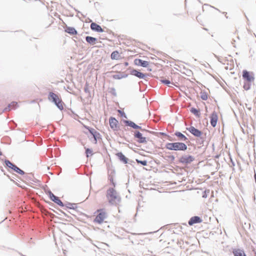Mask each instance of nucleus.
I'll use <instances>...</instances> for the list:
<instances>
[{"label": "nucleus", "instance_id": "f257e3e1", "mask_svg": "<svg viewBox=\"0 0 256 256\" xmlns=\"http://www.w3.org/2000/svg\"><path fill=\"white\" fill-rule=\"evenodd\" d=\"M165 148L170 150L185 152L188 149V146L183 142H174L166 143Z\"/></svg>", "mask_w": 256, "mask_h": 256}, {"label": "nucleus", "instance_id": "f03ea898", "mask_svg": "<svg viewBox=\"0 0 256 256\" xmlns=\"http://www.w3.org/2000/svg\"><path fill=\"white\" fill-rule=\"evenodd\" d=\"M106 198L108 202L112 204H116L120 202V198L116 190L113 188H109L107 190Z\"/></svg>", "mask_w": 256, "mask_h": 256}, {"label": "nucleus", "instance_id": "7ed1b4c3", "mask_svg": "<svg viewBox=\"0 0 256 256\" xmlns=\"http://www.w3.org/2000/svg\"><path fill=\"white\" fill-rule=\"evenodd\" d=\"M48 99L50 101L54 102L57 107L60 110L64 109V103L58 94L52 92H50L48 96Z\"/></svg>", "mask_w": 256, "mask_h": 256}, {"label": "nucleus", "instance_id": "20e7f679", "mask_svg": "<svg viewBox=\"0 0 256 256\" xmlns=\"http://www.w3.org/2000/svg\"><path fill=\"white\" fill-rule=\"evenodd\" d=\"M131 134L134 136V139L138 144H146L149 138L143 136V134L140 130H130Z\"/></svg>", "mask_w": 256, "mask_h": 256}, {"label": "nucleus", "instance_id": "39448f33", "mask_svg": "<svg viewBox=\"0 0 256 256\" xmlns=\"http://www.w3.org/2000/svg\"><path fill=\"white\" fill-rule=\"evenodd\" d=\"M195 160L194 156L190 154H183L178 158L177 164H182L184 166L190 164Z\"/></svg>", "mask_w": 256, "mask_h": 256}, {"label": "nucleus", "instance_id": "423d86ee", "mask_svg": "<svg viewBox=\"0 0 256 256\" xmlns=\"http://www.w3.org/2000/svg\"><path fill=\"white\" fill-rule=\"evenodd\" d=\"M129 74L134 76L140 79H145L148 76H150V74L142 72L140 70L130 66H129Z\"/></svg>", "mask_w": 256, "mask_h": 256}, {"label": "nucleus", "instance_id": "0eeeda50", "mask_svg": "<svg viewBox=\"0 0 256 256\" xmlns=\"http://www.w3.org/2000/svg\"><path fill=\"white\" fill-rule=\"evenodd\" d=\"M96 212L98 214L96 216L94 222L98 224H102L107 216L106 212L103 209L98 210Z\"/></svg>", "mask_w": 256, "mask_h": 256}, {"label": "nucleus", "instance_id": "6e6552de", "mask_svg": "<svg viewBox=\"0 0 256 256\" xmlns=\"http://www.w3.org/2000/svg\"><path fill=\"white\" fill-rule=\"evenodd\" d=\"M196 138L202 137L203 134L202 132L198 129L196 128L194 126H191L188 128H186Z\"/></svg>", "mask_w": 256, "mask_h": 256}, {"label": "nucleus", "instance_id": "1a4fd4ad", "mask_svg": "<svg viewBox=\"0 0 256 256\" xmlns=\"http://www.w3.org/2000/svg\"><path fill=\"white\" fill-rule=\"evenodd\" d=\"M242 77L243 80H254V74L252 72L244 70L242 71Z\"/></svg>", "mask_w": 256, "mask_h": 256}, {"label": "nucleus", "instance_id": "9d476101", "mask_svg": "<svg viewBox=\"0 0 256 256\" xmlns=\"http://www.w3.org/2000/svg\"><path fill=\"white\" fill-rule=\"evenodd\" d=\"M5 164L8 167L13 170L14 172H16L17 173H18L20 174H24V172L23 170H22L20 168L17 167L15 164L12 163L10 160H5Z\"/></svg>", "mask_w": 256, "mask_h": 256}, {"label": "nucleus", "instance_id": "9b49d317", "mask_svg": "<svg viewBox=\"0 0 256 256\" xmlns=\"http://www.w3.org/2000/svg\"><path fill=\"white\" fill-rule=\"evenodd\" d=\"M129 131L130 130H140L141 132H147L148 130L144 128H142L140 126L138 125L132 120H129Z\"/></svg>", "mask_w": 256, "mask_h": 256}, {"label": "nucleus", "instance_id": "f8f14e48", "mask_svg": "<svg viewBox=\"0 0 256 256\" xmlns=\"http://www.w3.org/2000/svg\"><path fill=\"white\" fill-rule=\"evenodd\" d=\"M210 123L212 127H215L216 126L218 120V116L216 111H214L210 115Z\"/></svg>", "mask_w": 256, "mask_h": 256}, {"label": "nucleus", "instance_id": "ddd939ff", "mask_svg": "<svg viewBox=\"0 0 256 256\" xmlns=\"http://www.w3.org/2000/svg\"><path fill=\"white\" fill-rule=\"evenodd\" d=\"M174 135L177 137V140H178V142H188V138L182 134L180 132L176 131L174 133Z\"/></svg>", "mask_w": 256, "mask_h": 256}, {"label": "nucleus", "instance_id": "4468645a", "mask_svg": "<svg viewBox=\"0 0 256 256\" xmlns=\"http://www.w3.org/2000/svg\"><path fill=\"white\" fill-rule=\"evenodd\" d=\"M202 222V220L200 216H195L190 218L188 221V224L190 226H192L195 224L201 223Z\"/></svg>", "mask_w": 256, "mask_h": 256}, {"label": "nucleus", "instance_id": "2eb2a0df", "mask_svg": "<svg viewBox=\"0 0 256 256\" xmlns=\"http://www.w3.org/2000/svg\"><path fill=\"white\" fill-rule=\"evenodd\" d=\"M134 64L138 66H140L143 68L148 67L150 64V62L148 61L144 60L140 58H136L134 60Z\"/></svg>", "mask_w": 256, "mask_h": 256}, {"label": "nucleus", "instance_id": "dca6fc26", "mask_svg": "<svg viewBox=\"0 0 256 256\" xmlns=\"http://www.w3.org/2000/svg\"><path fill=\"white\" fill-rule=\"evenodd\" d=\"M232 254L234 256H247L245 251L242 248H232Z\"/></svg>", "mask_w": 256, "mask_h": 256}, {"label": "nucleus", "instance_id": "f3484780", "mask_svg": "<svg viewBox=\"0 0 256 256\" xmlns=\"http://www.w3.org/2000/svg\"><path fill=\"white\" fill-rule=\"evenodd\" d=\"M48 195L50 199L52 201L54 202L55 203H56L60 206H64L62 202L60 200L59 198L54 196L51 192H48Z\"/></svg>", "mask_w": 256, "mask_h": 256}, {"label": "nucleus", "instance_id": "a211bd4d", "mask_svg": "<svg viewBox=\"0 0 256 256\" xmlns=\"http://www.w3.org/2000/svg\"><path fill=\"white\" fill-rule=\"evenodd\" d=\"M109 123L110 128L114 130H116L118 128V121L114 118L111 117L109 120Z\"/></svg>", "mask_w": 256, "mask_h": 256}, {"label": "nucleus", "instance_id": "6ab92c4d", "mask_svg": "<svg viewBox=\"0 0 256 256\" xmlns=\"http://www.w3.org/2000/svg\"><path fill=\"white\" fill-rule=\"evenodd\" d=\"M152 133L154 134L155 135L158 137L163 136L166 138L170 141H174V139L170 135L168 134L166 132H151Z\"/></svg>", "mask_w": 256, "mask_h": 256}, {"label": "nucleus", "instance_id": "aec40b11", "mask_svg": "<svg viewBox=\"0 0 256 256\" xmlns=\"http://www.w3.org/2000/svg\"><path fill=\"white\" fill-rule=\"evenodd\" d=\"M160 82L164 85L168 86L170 87H172V86H174L178 88L180 90L182 91L181 88L179 87V84L178 82H174L173 81H160Z\"/></svg>", "mask_w": 256, "mask_h": 256}, {"label": "nucleus", "instance_id": "412c9836", "mask_svg": "<svg viewBox=\"0 0 256 256\" xmlns=\"http://www.w3.org/2000/svg\"><path fill=\"white\" fill-rule=\"evenodd\" d=\"M90 28L92 30L97 32H103L104 31L101 26L95 22H92L91 24Z\"/></svg>", "mask_w": 256, "mask_h": 256}, {"label": "nucleus", "instance_id": "4be33fe9", "mask_svg": "<svg viewBox=\"0 0 256 256\" xmlns=\"http://www.w3.org/2000/svg\"><path fill=\"white\" fill-rule=\"evenodd\" d=\"M190 112L197 118H200V112L199 109H197L194 107H191L190 108Z\"/></svg>", "mask_w": 256, "mask_h": 256}, {"label": "nucleus", "instance_id": "5701e85b", "mask_svg": "<svg viewBox=\"0 0 256 256\" xmlns=\"http://www.w3.org/2000/svg\"><path fill=\"white\" fill-rule=\"evenodd\" d=\"M65 32L70 34H76L77 31L74 28L70 26H66L65 29Z\"/></svg>", "mask_w": 256, "mask_h": 256}, {"label": "nucleus", "instance_id": "b1692460", "mask_svg": "<svg viewBox=\"0 0 256 256\" xmlns=\"http://www.w3.org/2000/svg\"><path fill=\"white\" fill-rule=\"evenodd\" d=\"M146 145L145 146V148L146 149H147L148 150H152L153 147L154 146V144L152 140H150V142L148 143V144L146 142ZM146 152L152 154V152H150V150H146Z\"/></svg>", "mask_w": 256, "mask_h": 256}, {"label": "nucleus", "instance_id": "393cba45", "mask_svg": "<svg viewBox=\"0 0 256 256\" xmlns=\"http://www.w3.org/2000/svg\"><path fill=\"white\" fill-rule=\"evenodd\" d=\"M243 88L246 90H248L252 86V81H244Z\"/></svg>", "mask_w": 256, "mask_h": 256}, {"label": "nucleus", "instance_id": "a878e982", "mask_svg": "<svg viewBox=\"0 0 256 256\" xmlns=\"http://www.w3.org/2000/svg\"><path fill=\"white\" fill-rule=\"evenodd\" d=\"M86 40L88 43L92 44H94L96 41V38L90 36H87L86 38Z\"/></svg>", "mask_w": 256, "mask_h": 256}, {"label": "nucleus", "instance_id": "bb28decb", "mask_svg": "<svg viewBox=\"0 0 256 256\" xmlns=\"http://www.w3.org/2000/svg\"><path fill=\"white\" fill-rule=\"evenodd\" d=\"M164 158L167 160H168L170 163V164H172V162H174V160H175V156H174V155H168V156H163Z\"/></svg>", "mask_w": 256, "mask_h": 256}, {"label": "nucleus", "instance_id": "cd10ccee", "mask_svg": "<svg viewBox=\"0 0 256 256\" xmlns=\"http://www.w3.org/2000/svg\"><path fill=\"white\" fill-rule=\"evenodd\" d=\"M116 156L122 162H123L124 164L127 163V159L122 154L121 152H118L116 154Z\"/></svg>", "mask_w": 256, "mask_h": 256}, {"label": "nucleus", "instance_id": "c85d7f7f", "mask_svg": "<svg viewBox=\"0 0 256 256\" xmlns=\"http://www.w3.org/2000/svg\"><path fill=\"white\" fill-rule=\"evenodd\" d=\"M198 138H200L198 140L197 143L199 144H202L204 146V142L206 138V134H205L204 135L202 134V137H198Z\"/></svg>", "mask_w": 256, "mask_h": 256}, {"label": "nucleus", "instance_id": "c756f323", "mask_svg": "<svg viewBox=\"0 0 256 256\" xmlns=\"http://www.w3.org/2000/svg\"><path fill=\"white\" fill-rule=\"evenodd\" d=\"M86 128H87L90 132L94 138L95 140L96 141V134L97 132L94 129V128H90L88 127L85 126Z\"/></svg>", "mask_w": 256, "mask_h": 256}, {"label": "nucleus", "instance_id": "7c9ffc66", "mask_svg": "<svg viewBox=\"0 0 256 256\" xmlns=\"http://www.w3.org/2000/svg\"><path fill=\"white\" fill-rule=\"evenodd\" d=\"M120 57V54L118 52L114 51L111 54V58L114 60H117Z\"/></svg>", "mask_w": 256, "mask_h": 256}, {"label": "nucleus", "instance_id": "2f4dec72", "mask_svg": "<svg viewBox=\"0 0 256 256\" xmlns=\"http://www.w3.org/2000/svg\"><path fill=\"white\" fill-rule=\"evenodd\" d=\"M218 84L221 86L223 88L226 90V91H228L227 90V88L226 87V86H228V84H227V83L226 82V81L225 80H224V81H217Z\"/></svg>", "mask_w": 256, "mask_h": 256}, {"label": "nucleus", "instance_id": "473e14b6", "mask_svg": "<svg viewBox=\"0 0 256 256\" xmlns=\"http://www.w3.org/2000/svg\"><path fill=\"white\" fill-rule=\"evenodd\" d=\"M200 98L204 100H207L208 98V95L207 92H202L200 94Z\"/></svg>", "mask_w": 256, "mask_h": 256}, {"label": "nucleus", "instance_id": "72a5a7b5", "mask_svg": "<svg viewBox=\"0 0 256 256\" xmlns=\"http://www.w3.org/2000/svg\"><path fill=\"white\" fill-rule=\"evenodd\" d=\"M136 161L138 162V164H140L143 166H147L148 161L146 160H139L138 159H136Z\"/></svg>", "mask_w": 256, "mask_h": 256}, {"label": "nucleus", "instance_id": "f704fd0d", "mask_svg": "<svg viewBox=\"0 0 256 256\" xmlns=\"http://www.w3.org/2000/svg\"><path fill=\"white\" fill-rule=\"evenodd\" d=\"M210 192V190H205L204 191L202 192V197L203 198H206L208 196V194Z\"/></svg>", "mask_w": 256, "mask_h": 256}, {"label": "nucleus", "instance_id": "c9c22d12", "mask_svg": "<svg viewBox=\"0 0 256 256\" xmlns=\"http://www.w3.org/2000/svg\"><path fill=\"white\" fill-rule=\"evenodd\" d=\"M18 104V103L16 102H12L10 105H9V108H10V109H12V108H14Z\"/></svg>", "mask_w": 256, "mask_h": 256}, {"label": "nucleus", "instance_id": "e433bc0d", "mask_svg": "<svg viewBox=\"0 0 256 256\" xmlns=\"http://www.w3.org/2000/svg\"><path fill=\"white\" fill-rule=\"evenodd\" d=\"M86 152L87 157H88L90 154V155L92 154V150L89 148H86Z\"/></svg>", "mask_w": 256, "mask_h": 256}, {"label": "nucleus", "instance_id": "4c0bfd02", "mask_svg": "<svg viewBox=\"0 0 256 256\" xmlns=\"http://www.w3.org/2000/svg\"><path fill=\"white\" fill-rule=\"evenodd\" d=\"M140 86V90L142 92L143 90H142V85H145V84L142 83V81H140L138 82Z\"/></svg>", "mask_w": 256, "mask_h": 256}, {"label": "nucleus", "instance_id": "58836bf2", "mask_svg": "<svg viewBox=\"0 0 256 256\" xmlns=\"http://www.w3.org/2000/svg\"><path fill=\"white\" fill-rule=\"evenodd\" d=\"M118 112L120 114L121 117H122L124 116V118H126V116L124 115V114L122 112L121 110H118Z\"/></svg>", "mask_w": 256, "mask_h": 256}, {"label": "nucleus", "instance_id": "ea45409f", "mask_svg": "<svg viewBox=\"0 0 256 256\" xmlns=\"http://www.w3.org/2000/svg\"><path fill=\"white\" fill-rule=\"evenodd\" d=\"M236 42V40L234 39H232V44H233L234 47L236 48V46L234 44V42Z\"/></svg>", "mask_w": 256, "mask_h": 256}, {"label": "nucleus", "instance_id": "a19ab883", "mask_svg": "<svg viewBox=\"0 0 256 256\" xmlns=\"http://www.w3.org/2000/svg\"><path fill=\"white\" fill-rule=\"evenodd\" d=\"M147 68V70L148 71H152V69L151 68H150V66H148V67H146Z\"/></svg>", "mask_w": 256, "mask_h": 256}, {"label": "nucleus", "instance_id": "79ce46f5", "mask_svg": "<svg viewBox=\"0 0 256 256\" xmlns=\"http://www.w3.org/2000/svg\"><path fill=\"white\" fill-rule=\"evenodd\" d=\"M231 162H232V166H235V163H234V162L232 160V159H231Z\"/></svg>", "mask_w": 256, "mask_h": 256}, {"label": "nucleus", "instance_id": "37998d69", "mask_svg": "<svg viewBox=\"0 0 256 256\" xmlns=\"http://www.w3.org/2000/svg\"><path fill=\"white\" fill-rule=\"evenodd\" d=\"M254 179L255 180V182L256 184V172H254Z\"/></svg>", "mask_w": 256, "mask_h": 256}, {"label": "nucleus", "instance_id": "c03bdc74", "mask_svg": "<svg viewBox=\"0 0 256 256\" xmlns=\"http://www.w3.org/2000/svg\"><path fill=\"white\" fill-rule=\"evenodd\" d=\"M210 7L213 8H214V9L216 10H218V12H220V10H218V8H215V7H214V6H210Z\"/></svg>", "mask_w": 256, "mask_h": 256}, {"label": "nucleus", "instance_id": "a18cd8bd", "mask_svg": "<svg viewBox=\"0 0 256 256\" xmlns=\"http://www.w3.org/2000/svg\"><path fill=\"white\" fill-rule=\"evenodd\" d=\"M220 156V154H216V155L214 157H215L216 158H218Z\"/></svg>", "mask_w": 256, "mask_h": 256}, {"label": "nucleus", "instance_id": "49530a36", "mask_svg": "<svg viewBox=\"0 0 256 256\" xmlns=\"http://www.w3.org/2000/svg\"><path fill=\"white\" fill-rule=\"evenodd\" d=\"M128 162H129V164H132L131 162H133V161H132V160H129Z\"/></svg>", "mask_w": 256, "mask_h": 256}, {"label": "nucleus", "instance_id": "de8ad7c7", "mask_svg": "<svg viewBox=\"0 0 256 256\" xmlns=\"http://www.w3.org/2000/svg\"><path fill=\"white\" fill-rule=\"evenodd\" d=\"M222 14L226 16V15L227 12H222Z\"/></svg>", "mask_w": 256, "mask_h": 256}, {"label": "nucleus", "instance_id": "09e8293b", "mask_svg": "<svg viewBox=\"0 0 256 256\" xmlns=\"http://www.w3.org/2000/svg\"><path fill=\"white\" fill-rule=\"evenodd\" d=\"M128 40H129V43H130V42H132V40L129 38Z\"/></svg>", "mask_w": 256, "mask_h": 256}, {"label": "nucleus", "instance_id": "8fccbe9b", "mask_svg": "<svg viewBox=\"0 0 256 256\" xmlns=\"http://www.w3.org/2000/svg\"><path fill=\"white\" fill-rule=\"evenodd\" d=\"M226 16V18H228V16H227L226 15V16Z\"/></svg>", "mask_w": 256, "mask_h": 256}, {"label": "nucleus", "instance_id": "3c124183", "mask_svg": "<svg viewBox=\"0 0 256 256\" xmlns=\"http://www.w3.org/2000/svg\"><path fill=\"white\" fill-rule=\"evenodd\" d=\"M160 80H167L166 78H164V79H161Z\"/></svg>", "mask_w": 256, "mask_h": 256}, {"label": "nucleus", "instance_id": "603ef678", "mask_svg": "<svg viewBox=\"0 0 256 256\" xmlns=\"http://www.w3.org/2000/svg\"><path fill=\"white\" fill-rule=\"evenodd\" d=\"M124 122L126 123H128V121L125 120Z\"/></svg>", "mask_w": 256, "mask_h": 256}, {"label": "nucleus", "instance_id": "864d4df0", "mask_svg": "<svg viewBox=\"0 0 256 256\" xmlns=\"http://www.w3.org/2000/svg\"><path fill=\"white\" fill-rule=\"evenodd\" d=\"M129 148H132L131 146L129 145L128 146Z\"/></svg>", "mask_w": 256, "mask_h": 256}, {"label": "nucleus", "instance_id": "5fc2aeb1", "mask_svg": "<svg viewBox=\"0 0 256 256\" xmlns=\"http://www.w3.org/2000/svg\"><path fill=\"white\" fill-rule=\"evenodd\" d=\"M162 154V152H159V153H158V154H159V155H160V154Z\"/></svg>", "mask_w": 256, "mask_h": 256}, {"label": "nucleus", "instance_id": "6e6d98bb", "mask_svg": "<svg viewBox=\"0 0 256 256\" xmlns=\"http://www.w3.org/2000/svg\"><path fill=\"white\" fill-rule=\"evenodd\" d=\"M255 100H256V98H255Z\"/></svg>", "mask_w": 256, "mask_h": 256}]
</instances>
